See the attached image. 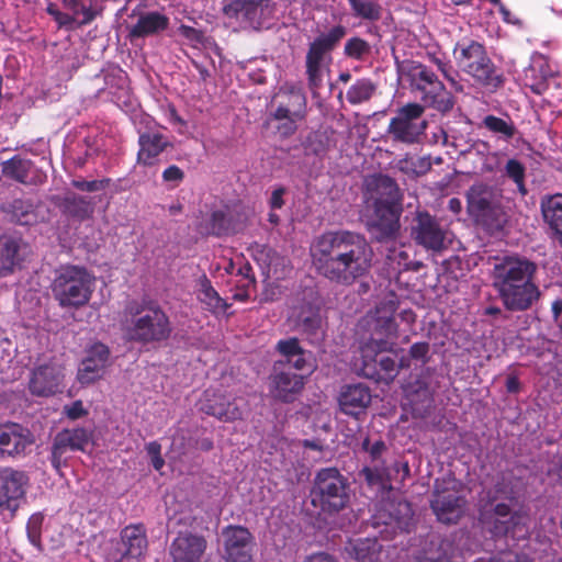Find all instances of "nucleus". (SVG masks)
<instances>
[{
	"label": "nucleus",
	"instance_id": "nucleus-1",
	"mask_svg": "<svg viewBox=\"0 0 562 562\" xmlns=\"http://www.w3.org/2000/svg\"><path fill=\"white\" fill-rule=\"evenodd\" d=\"M311 256L322 276L338 284L351 285L370 272L374 254L364 236L336 231L316 237Z\"/></svg>",
	"mask_w": 562,
	"mask_h": 562
},
{
	"label": "nucleus",
	"instance_id": "nucleus-2",
	"mask_svg": "<svg viewBox=\"0 0 562 562\" xmlns=\"http://www.w3.org/2000/svg\"><path fill=\"white\" fill-rule=\"evenodd\" d=\"M398 307V297L394 292H387L380 300L374 310L358 324V334L361 335L359 352L361 357L362 374L372 378L383 372L384 380L392 381L397 374V364L389 356H383L376 361L379 353L389 351L397 338L398 326L395 312Z\"/></svg>",
	"mask_w": 562,
	"mask_h": 562
},
{
	"label": "nucleus",
	"instance_id": "nucleus-3",
	"mask_svg": "<svg viewBox=\"0 0 562 562\" xmlns=\"http://www.w3.org/2000/svg\"><path fill=\"white\" fill-rule=\"evenodd\" d=\"M536 272V263L521 256H505L495 261L492 285L506 310L524 312L539 300L540 290L533 281Z\"/></svg>",
	"mask_w": 562,
	"mask_h": 562
},
{
	"label": "nucleus",
	"instance_id": "nucleus-4",
	"mask_svg": "<svg viewBox=\"0 0 562 562\" xmlns=\"http://www.w3.org/2000/svg\"><path fill=\"white\" fill-rule=\"evenodd\" d=\"M346 35L347 27L338 23L319 32L308 43L305 55V75L308 89L314 95H317L327 83L333 64V50Z\"/></svg>",
	"mask_w": 562,
	"mask_h": 562
},
{
	"label": "nucleus",
	"instance_id": "nucleus-5",
	"mask_svg": "<svg viewBox=\"0 0 562 562\" xmlns=\"http://www.w3.org/2000/svg\"><path fill=\"white\" fill-rule=\"evenodd\" d=\"M124 316V329L131 340L160 341L171 331L167 315L156 304L132 301L126 305Z\"/></svg>",
	"mask_w": 562,
	"mask_h": 562
},
{
	"label": "nucleus",
	"instance_id": "nucleus-6",
	"mask_svg": "<svg viewBox=\"0 0 562 562\" xmlns=\"http://www.w3.org/2000/svg\"><path fill=\"white\" fill-rule=\"evenodd\" d=\"M368 202L372 203V225L384 235L395 234L398 228L401 194L397 184L387 176H378L367 181Z\"/></svg>",
	"mask_w": 562,
	"mask_h": 562
},
{
	"label": "nucleus",
	"instance_id": "nucleus-7",
	"mask_svg": "<svg viewBox=\"0 0 562 562\" xmlns=\"http://www.w3.org/2000/svg\"><path fill=\"white\" fill-rule=\"evenodd\" d=\"M95 278L83 267H61L54 279L52 290L61 307L86 305L94 290Z\"/></svg>",
	"mask_w": 562,
	"mask_h": 562
},
{
	"label": "nucleus",
	"instance_id": "nucleus-8",
	"mask_svg": "<svg viewBox=\"0 0 562 562\" xmlns=\"http://www.w3.org/2000/svg\"><path fill=\"white\" fill-rule=\"evenodd\" d=\"M484 527L495 538L525 539L530 531L529 513L520 507L513 509L508 504L499 502L491 510L481 513Z\"/></svg>",
	"mask_w": 562,
	"mask_h": 562
},
{
	"label": "nucleus",
	"instance_id": "nucleus-9",
	"mask_svg": "<svg viewBox=\"0 0 562 562\" xmlns=\"http://www.w3.org/2000/svg\"><path fill=\"white\" fill-rule=\"evenodd\" d=\"M311 495L312 503L328 513L342 509L349 501L346 480L334 468L317 473Z\"/></svg>",
	"mask_w": 562,
	"mask_h": 562
},
{
	"label": "nucleus",
	"instance_id": "nucleus-10",
	"mask_svg": "<svg viewBox=\"0 0 562 562\" xmlns=\"http://www.w3.org/2000/svg\"><path fill=\"white\" fill-rule=\"evenodd\" d=\"M465 499L460 481L450 475L435 481L431 508L438 520L445 524L457 522L464 510Z\"/></svg>",
	"mask_w": 562,
	"mask_h": 562
},
{
	"label": "nucleus",
	"instance_id": "nucleus-11",
	"mask_svg": "<svg viewBox=\"0 0 562 562\" xmlns=\"http://www.w3.org/2000/svg\"><path fill=\"white\" fill-rule=\"evenodd\" d=\"M454 56L459 66L476 81L493 87L501 83L502 80L481 44L476 42L458 44Z\"/></svg>",
	"mask_w": 562,
	"mask_h": 562
},
{
	"label": "nucleus",
	"instance_id": "nucleus-12",
	"mask_svg": "<svg viewBox=\"0 0 562 562\" xmlns=\"http://www.w3.org/2000/svg\"><path fill=\"white\" fill-rule=\"evenodd\" d=\"M424 110L418 103H408L400 108L390 121L387 133L396 142L417 143L427 127V122L423 119Z\"/></svg>",
	"mask_w": 562,
	"mask_h": 562
},
{
	"label": "nucleus",
	"instance_id": "nucleus-13",
	"mask_svg": "<svg viewBox=\"0 0 562 562\" xmlns=\"http://www.w3.org/2000/svg\"><path fill=\"white\" fill-rule=\"evenodd\" d=\"M414 241L427 251L439 254L452 243L451 234L427 212H417L411 227Z\"/></svg>",
	"mask_w": 562,
	"mask_h": 562
},
{
	"label": "nucleus",
	"instance_id": "nucleus-14",
	"mask_svg": "<svg viewBox=\"0 0 562 562\" xmlns=\"http://www.w3.org/2000/svg\"><path fill=\"white\" fill-rule=\"evenodd\" d=\"M412 86L422 94V100L428 106L440 112L452 109L451 97L446 92L445 86L437 76L427 67L418 65L412 69Z\"/></svg>",
	"mask_w": 562,
	"mask_h": 562
},
{
	"label": "nucleus",
	"instance_id": "nucleus-15",
	"mask_svg": "<svg viewBox=\"0 0 562 562\" xmlns=\"http://www.w3.org/2000/svg\"><path fill=\"white\" fill-rule=\"evenodd\" d=\"M225 562H251L254 537L241 526H227L222 530Z\"/></svg>",
	"mask_w": 562,
	"mask_h": 562
},
{
	"label": "nucleus",
	"instance_id": "nucleus-16",
	"mask_svg": "<svg viewBox=\"0 0 562 562\" xmlns=\"http://www.w3.org/2000/svg\"><path fill=\"white\" fill-rule=\"evenodd\" d=\"M34 442L29 428L18 423L0 424V458H22Z\"/></svg>",
	"mask_w": 562,
	"mask_h": 562
},
{
	"label": "nucleus",
	"instance_id": "nucleus-17",
	"mask_svg": "<svg viewBox=\"0 0 562 562\" xmlns=\"http://www.w3.org/2000/svg\"><path fill=\"white\" fill-rule=\"evenodd\" d=\"M233 7L237 16L254 27H269L280 15V8L273 0H236Z\"/></svg>",
	"mask_w": 562,
	"mask_h": 562
},
{
	"label": "nucleus",
	"instance_id": "nucleus-18",
	"mask_svg": "<svg viewBox=\"0 0 562 562\" xmlns=\"http://www.w3.org/2000/svg\"><path fill=\"white\" fill-rule=\"evenodd\" d=\"M90 434L83 428L65 429L58 432L52 448V464L56 470L65 463L68 451H85L90 443Z\"/></svg>",
	"mask_w": 562,
	"mask_h": 562
},
{
	"label": "nucleus",
	"instance_id": "nucleus-19",
	"mask_svg": "<svg viewBox=\"0 0 562 562\" xmlns=\"http://www.w3.org/2000/svg\"><path fill=\"white\" fill-rule=\"evenodd\" d=\"M27 475L11 468L0 470V512L14 510L16 502L25 495Z\"/></svg>",
	"mask_w": 562,
	"mask_h": 562
},
{
	"label": "nucleus",
	"instance_id": "nucleus-20",
	"mask_svg": "<svg viewBox=\"0 0 562 562\" xmlns=\"http://www.w3.org/2000/svg\"><path fill=\"white\" fill-rule=\"evenodd\" d=\"M207 542L203 536L180 532L170 544L172 562H201Z\"/></svg>",
	"mask_w": 562,
	"mask_h": 562
},
{
	"label": "nucleus",
	"instance_id": "nucleus-21",
	"mask_svg": "<svg viewBox=\"0 0 562 562\" xmlns=\"http://www.w3.org/2000/svg\"><path fill=\"white\" fill-rule=\"evenodd\" d=\"M63 379L64 373L60 366L42 364L32 372L29 387L34 395L49 396L60 391Z\"/></svg>",
	"mask_w": 562,
	"mask_h": 562
},
{
	"label": "nucleus",
	"instance_id": "nucleus-22",
	"mask_svg": "<svg viewBox=\"0 0 562 562\" xmlns=\"http://www.w3.org/2000/svg\"><path fill=\"white\" fill-rule=\"evenodd\" d=\"M109 363V349L105 345H92L78 369L77 379L81 384H90L100 379Z\"/></svg>",
	"mask_w": 562,
	"mask_h": 562
},
{
	"label": "nucleus",
	"instance_id": "nucleus-23",
	"mask_svg": "<svg viewBox=\"0 0 562 562\" xmlns=\"http://www.w3.org/2000/svg\"><path fill=\"white\" fill-rule=\"evenodd\" d=\"M371 400L370 389L362 383L345 385L338 394L340 412L355 418H359L366 412Z\"/></svg>",
	"mask_w": 562,
	"mask_h": 562
},
{
	"label": "nucleus",
	"instance_id": "nucleus-24",
	"mask_svg": "<svg viewBox=\"0 0 562 562\" xmlns=\"http://www.w3.org/2000/svg\"><path fill=\"white\" fill-rule=\"evenodd\" d=\"M469 212L479 220L487 218L495 213L497 194L485 183H474L468 191Z\"/></svg>",
	"mask_w": 562,
	"mask_h": 562
},
{
	"label": "nucleus",
	"instance_id": "nucleus-25",
	"mask_svg": "<svg viewBox=\"0 0 562 562\" xmlns=\"http://www.w3.org/2000/svg\"><path fill=\"white\" fill-rule=\"evenodd\" d=\"M304 386V376L297 373L278 371L274 367V373L270 379L271 395L283 402H292Z\"/></svg>",
	"mask_w": 562,
	"mask_h": 562
},
{
	"label": "nucleus",
	"instance_id": "nucleus-26",
	"mask_svg": "<svg viewBox=\"0 0 562 562\" xmlns=\"http://www.w3.org/2000/svg\"><path fill=\"white\" fill-rule=\"evenodd\" d=\"M201 409L207 415L225 422L236 420L243 417V409L229 397L217 395L215 392L207 390L204 393V400L201 403Z\"/></svg>",
	"mask_w": 562,
	"mask_h": 562
},
{
	"label": "nucleus",
	"instance_id": "nucleus-27",
	"mask_svg": "<svg viewBox=\"0 0 562 562\" xmlns=\"http://www.w3.org/2000/svg\"><path fill=\"white\" fill-rule=\"evenodd\" d=\"M147 549V539L142 526H127L121 532L122 562H137Z\"/></svg>",
	"mask_w": 562,
	"mask_h": 562
},
{
	"label": "nucleus",
	"instance_id": "nucleus-28",
	"mask_svg": "<svg viewBox=\"0 0 562 562\" xmlns=\"http://www.w3.org/2000/svg\"><path fill=\"white\" fill-rule=\"evenodd\" d=\"M293 327L306 335L312 344H319L324 338L323 321L319 311L311 305L302 307V310L291 316Z\"/></svg>",
	"mask_w": 562,
	"mask_h": 562
},
{
	"label": "nucleus",
	"instance_id": "nucleus-29",
	"mask_svg": "<svg viewBox=\"0 0 562 562\" xmlns=\"http://www.w3.org/2000/svg\"><path fill=\"white\" fill-rule=\"evenodd\" d=\"M362 447L369 452L373 462L372 465L366 467L362 471L366 481L370 485L385 486L386 483L391 480L390 470L383 464L379 463V458L381 453L385 450V443L379 440L370 446L369 440L366 439L362 443Z\"/></svg>",
	"mask_w": 562,
	"mask_h": 562
},
{
	"label": "nucleus",
	"instance_id": "nucleus-30",
	"mask_svg": "<svg viewBox=\"0 0 562 562\" xmlns=\"http://www.w3.org/2000/svg\"><path fill=\"white\" fill-rule=\"evenodd\" d=\"M168 25L169 19L165 14L157 11L143 12L130 27L128 35L131 38L153 36L164 32Z\"/></svg>",
	"mask_w": 562,
	"mask_h": 562
},
{
	"label": "nucleus",
	"instance_id": "nucleus-31",
	"mask_svg": "<svg viewBox=\"0 0 562 562\" xmlns=\"http://www.w3.org/2000/svg\"><path fill=\"white\" fill-rule=\"evenodd\" d=\"M26 250L21 240L3 237L0 239V276L10 273L20 263Z\"/></svg>",
	"mask_w": 562,
	"mask_h": 562
},
{
	"label": "nucleus",
	"instance_id": "nucleus-32",
	"mask_svg": "<svg viewBox=\"0 0 562 562\" xmlns=\"http://www.w3.org/2000/svg\"><path fill=\"white\" fill-rule=\"evenodd\" d=\"M138 144V162L143 165H153L156 157L169 145V142L159 133H144L139 136Z\"/></svg>",
	"mask_w": 562,
	"mask_h": 562
},
{
	"label": "nucleus",
	"instance_id": "nucleus-33",
	"mask_svg": "<svg viewBox=\"0 0 562 562\" xmlns=\"http://www.w3.org/2000/svg\"><path fill=\"white\" fill-rule=\"evenodd\" d=\"M396 513H390L389 518L383 520V516L379 514L375 519V524H384L386 528H390L393 532L397 530L401 532L409 531L413 526V514L408 503L400 502L395 508Z\"/></svg>",
	"mask_w": 562,
	"mask_h": 562
},
{
	"label": "nucleus",
	"instance_id": "nucleus-34",
	"mask_svg": "<svg viewBox=\"0 0 562 562\" xmlns=\"http://www.w3.org/2000/svg\"><path fill=\"white\" fill-rule=\"evenodd\" d=\"M198 299L212 313H224L227 308L224 300L212 286L210 280L202 276L198 281Z\"/></svg>",
	"mask_w": 562,
	"mask_h": 562
},
{
	"label": "nucleus",
	"instance_id": "nucleus-35",
	"mask_svg": "<svg viewBox=\"0 0 562 562\" xmlns=\"http://www.w3.org/2000/svg\"><path fill=\"white\" fill-rule=\"evenodd\" d=\"M300 115L297 113H291L289 109L279 106L269 117L268 124L272 125L277 130L281 137H289L297 128V121Z\"/></svg>",
	"mask_w": 562,
	"mask_h": 562
},
{
	"label": "nucleus",
	"instance_id": "nucleus-36",
	"mask_svg": "<svg viewBox=\"0 0 562 562\" xmlns=\"http://www.w3.org/2000/svg\"><path fill=\"white\" fill-rule=\"evenodd\" d=\"M234 231L231 220L222 210L213 211L199 224V232L205 235H223Z\"/></svg>",
	"mask_w": 562,
	"mask_h": 562
},
{
	"label": "nucleus",
	"instance_id": "nucleus-37",
	"mask_svg": "<svg viewBox=\"0 0 562 562\" xmlns=\"http://www.w3.org/2000/svg\"><path fill=\"white\" fill-rule=\"evenodd\" d=\"M347 550L350 555L360 562H373L378 560L381 546L374 539H358L351 541Z\"/></svg>",
	"mask_w": 562,
	"mask_h": 562
},
{
	"label": "nucleus",
	"instance_id": "nucleus-38",
	"mask_svg": "<svg viewBox=\"0 0 562 562\" xmlns=\"http://www.w3.org/2000/svg\"><path fill=\"white\" fill-rule=\"evenodd\" d=\"M376 91V85L368 78L356 80L347 90L346 99L352 105L368 102Z\"/></svg>",
	"mask_w": 562,
	"mask_h": 562
},
{
	"label": "nucleus",
	"instance_id": "nucleus-39",
	"mask_svg": "<svg viewBox=\"0 0 562 562\" xmlns=\"http://www.w3.org/2000/svg\"><path fill=\"white\" fill-rule=\"evenodd\" d=\"M32 171V162L29 159L15 156L2 164V173L22 183L30 181Z\"/></svg>",
	"mask_w": 562,
	"mask_h": 562
},
{
	"label": "nucleus",
	"instance_id": "nucleus-40",
	"mask_svg": "<svg viewBox=\"0 0 562 562\" xmlns=\"http://www.w3.org/2000/svg\"><path fill=\"white\" fill-rule=\"evenodd\" d=\"M355 18L375 22L382 16L383 8L378 0H348Z\"/></svg>",
	"mask_w": 562,
	"mask_h": 562
},
{
	"label": "nucleus",
	"instance_id": "nucleus-41",
	"mask_svg": "<svg viewBox=\"0 0 562 562\" xmlns=\"http://www.w3.org/2000/svg\"><path fill=\"white\" fill-rule=\"evenodd\" d=\"M66 13L69 14V25H82L89 23L93 19L92 11L87 7L83 0H61Z\"/></svg>",
	"mask_w": 562,
	"mask_h": 562
},
{
	"label": "nucleus",
	"instance_id": "nucleus-42",
	"mask_svg": "<svg viewBox=\"0 0 562 562\" xmlns=\"http://www.w3.org/2000/svg\"><path fill=\"white\" fill-rule=\"evenodd\" d=\"M541 211L544 222L551 231L562 223V194L548 196L541 202Z\"/></svg>",
	"mask_w": 562,
	"mask_h": 562
},
{
	"label": "nucleus",
	"instance_id": "nucleus-43",
	"mask_svg": "<svg viewBox=\"0 0 562 562\" xmlns=\"http://www.w3.org/2000/svg\"><path fill=\"white\" fill-rule=\"evenodd\" d=\"M483 125L488 131L494 134H497L499 138L508 140L512 138L516 132L515 126L501 117L494 115H487L483 120Z\"/></svg>",
	"mask_w": 562,
	"mask_h": 562
},
{
	"label": "nucleus",
	"instance_id": "nucleus-44",
	"mask_svg": "<svg viewBox=\"0 0 562 562\" xmlns=\"http://www.w3.org/2000/svg\"><path fill=\"white\" fill-rule=\"evenodd\" d=\"M371 53V45L359 36L347 40L344 46V54L348 58L363 60Z\"/></svg>",
	"mask_w": 562,
	"mask_h": 562
},
{
	"label": "nucleus",
	"instance_id": "nucleus-45",
	"mask_svg": "<svg viewBox=\"0 0 562 562\" xmlns=\"http://www.w3.org/2000/svg\"><path fill=\"white\" fill-rule=\"evenodd\" d=\"M12 218L20 225H31L36 221L33 212V204L23 201L14 200L11 205Z\"/></svg>",
	"mask_w": 562,
	"mask_h": 562
},
{
	"label": "nucleus",
	"instance_id": "nucleus-46",
	"mask_svg": "<svg viewBox=\"0 0 562 562\" xmlns=\"http://www.w3.org/2000/svg\"><path fill=\"white\" fill-rule=\"evenodd\" d=\"M504 173L507 178L514 181V183L517 186L518 191L521 194H526L527 190L525 187V175H526V168L525 166L517 159L512 158L509 159L505 167H504Z\"/></svg>",
	"mask_w": 562,
	"mask_h": 562
},
{
	"label": "nucleus",
	"instance_id": "nucleus-47",
	"mask_svg": "<svg viewBox=\"0 0 562 562\" xmlns=\"http://www.w3.org/2000/svg\"><path fill=\"white\" fill-rule=\"evenodd\" d=\"M429 344L415 342L411 346L408 356H402L400 359V368H409L411 359L425 364L428 361Z\"/></svg>",
	"mask_w": 562,
	"mask_h": 562
},
{
	"label": "nucleus",
	"instance_id": "nucleus-48",
	"mask_svg": "<svg viewBox=\"0 0 562 562\" xmlns=\"http://www.w3.org/2000/svg\"><path fill=\"white\" fill-rule=\"evenodd\" d=\"M405 392L407 396L411 397V403L423 402L429 406L432 401L429 387L425 382L419 380L416 381L414 385H407Z\"/></svg>",
	"mask_w": 562,
	"mask_h": 562
},
{
	"label": "nucleus",
	"instance_id": "nucleus-49",
	"mask_svg": "<svg viewBox=\"0 0 562 562\" xmlns=\"http://www.w3.org/2000/svg\"><path fill=\"white\" fill-rule=\"evenodd\" d=\"M44 521V516L41 513L33 514L27 521L26 531L31 543L35 547L40 546L41 528Z\"/></svg>",
	"mask_w": 562,
	"mask_h": 562
},
{
	"label": "nucleus",
	"instance_id": "nucleus-50",
	"mask_svg": "<svg viewBox=\"0 0 562 562\" xmlns=\"http://www.w3.org/2000/svg\"><path fill=\"white\" fill-rule=\"evenodd\" d=\"M278 351L285 358V361L302 350L296 338L280 340L277 345Z\"/></svg>",
	"mask_w": 562,
	"mask_h": 562
},
{
	"label": "nucleus",
	"instance_id": "nucleus-51",
	"mask_svg": "<svg viewBox=\"0 0 562 562\" xmlns=\"http://www.w3.org/2000/svg\"><path fill=\"white\" fill-rule=\"evenodd\" d=\"M285 363L299 371L307 370L311 372L313 370V364L310 361V353L303 349L299 351L295 357L288 359Z\"/></svg>",
	"mask_w": 562,
	"mask_h": 562
},
{
	"label": "nucleus",
	"instance_id": "nucleus-52",
	"mask_svg": "<svg viewBox=\"0 0 562 562\" xmlns=\"http://www.w3.org/2000/svg\"><path fill=\"white\" fill-rule=\"evenodd\" d=\"M488 501L491 503L496 502L498 499H508L513 501V490L509 488L504 481L497 482L492 491L487 493Z\"/></svg>",
	"mask_w": 562,
	"mask_h": 562
},
{
	"label": "nucleus",
	"instance_id": "nucleus-53",
	"mask_svg": "<svg viewBox=\"0 0 562 562\" xmlns=\"http://www.w3.org/2000/svg\"><path fill=\"white\" fill-rule=\"evenodd\" d=\"M474 562H532L526 557L514 555L510 552H503L491 558H479Z\"/></svg>",
	"mask_w": 562,
	"mask_h": 562
},
{
	"label": "nucleus",
	"instance_id": "nucleus-54",
	"mask_svg": "<svg viewBox=\"0 0 562 562\" xmlns=\"http://www.w3.org/2000/svg\"><path fill=\"white\" fill-rule=\"evenodd\" d=\"M537 344L539 345V348L542 350V351L537 352V356L546 357V358H548L549 361L554 359L555 347H554L553 341L541 338L538 340Z\"/></svg>",
	"mask_w": 562,
	"mask_h": 562
},
{
	"label": "nucleus",
	"instance_id": "nucleus-55",
	"mask_svg": "<svg viewBox=\"0 0 562 562\" xmlns=\"http://www.w3.org/2000/svg\"><path fill=\"white\" fill-rule=\"evenodd\" d=\"M47 12L55 18L56 22L60 26L68 27L69 14L60 12L55 3H53V2L47 3Z\"/></svg>",
	"mask_w": 562,
	"mask_h": 562
},
{
	"label": "nucleus",
	"instance_id": "nucleus-56",
	"mask_svg": "<svg viewBox=\"0 0 562 562\" xmlns=\"http://www.w3.org/2000/svg\"><path fill=\"white\" fill-rule=\"evenodd\" d=\"M64 411H65V414L67 415V417H69L70 419L80 418L86 414V411L83 408L81 401H76V402L71 403L70 405H66Z\"/></svg>",
	"mask_w": 562,
	"mask_h": 562
},
{
	"label": "nucleus",
	"instance_id": "nucleus-57",
	"mask_svg": "<svg viewBox=\"0 0 562 562\" xmlns=\"http://www.w3.org/2000/svg\"><path fill=\"white\" fill-rule=\"evenodd\" d=\"M499 167H501L499 154L492 153L485 158V160L482 165V170L485 172H495L496 170L499 169Z\"/></svg>",
	"mask_w": 562,
	"mask_h": 562
},
{
	"label": "nucleus",
	"instance_id": "nucleus-58",
	"mask_svg": "<svg viewBox=\"0 0 562 562\" xmlns=\"http://www.w3.org/2000/svg\"><path fill=\"white\" fill-rule=\"evenodd\" d=\"M162 178L167 182H179L183 178V172L179 167L172 165L165 169Z\"/></svg>",
	"mask_w": 562,
	"mask_h": 562
},
{
	"label": "nucleus",
	"instance_id": "nucleus-59",
	"mask_svg": "<svg viewBox=\"0 0 562 562\" xmlns=\"http://www.w3.org/2000/svg\"><path fill=\"white\" fill-rule=\"evenodd\" d=\"M179 32L183 37L188 38L191 42H201V33L191 26L181 25L179 27Z\"/></svg>",
	"mask_w": 562,
	"mask_h": 562
},
{
	"label": "nucleus",
	"instance_id": "nucleus-60",
	"mask_svg": "<svg viewBox=\"0 0 562 562\" xmlns=\"http://www.w3.org/2000/svg\"><path fill=\"white\" fill-rule=\"evenodd\" d=\"M285 190L283 188H278L273 190L270 198V206L272 210L281 209L283 205V194Z\"/></svg>",
	"mask_w": 562,
	"mask_h": 562
},
{
	"label": "nucleus",
	"instance_id": "nucleus-61",
	"mask_svg": "<svg viewBox=\"0 0 562 562\" xmlns=\"http://www.w3.org/2000/svg\"><path fill=\"white\" fill-rule=\"evenodd\" d=\"M75 186L82 190V191H87V192H93V191H98L99 189H101L103 186H102V181H97V180H93V181H77L75 182Z\"/></svg>",
	"mask_w": 562,
	"mask_h": 562
},
{
	"label": "nucleus",
	"instance_id": "nucleus-62",
	"mask_svg": "<svg viewBox=\"0 0 562 562\" xmlns=\"http://www.w3.org/2000/svg\"><path fill=\"white\" fill-rule=\"evenodd\" d=\"M304 562H338L334 557L327 553H316L307 557Z\"/></svg>",
	"mask_w": 562,
	"mask_h": 562
},
{
	"label": "nucleus",
	"instance_id": "nucleus-63",
	"mask_svg": "<svg viewBox=\"0 0 562 562\" xmlns=\"http://www.w3.org/2000/svg\"><path fill=\"white\" fill-rule=\"evenodd\" d=\"M398 317L401 318V321L407 325H412L414 322H415V313L409 310V308H406V310H402L400 313H398Z\"/></svg>",
	"mask_w": 562,
	"mask_h": 562
},
{
	"label": "nucleus",
	"instance_id": "nucleus-64",
	"mask_svg": "<svg viewBox=\"0 0 562 562\" xmlns=\"http://www.w3.org/2000/svg\"><path fill=\"white\" fill-rule=\"evenodd\" d=\"M146 451L150 458L160 457L161 446L157 441H150L146 445Z\"/></svg>",
	"mask_w": 562,
	"mask_h": 562
}]
</instances>
